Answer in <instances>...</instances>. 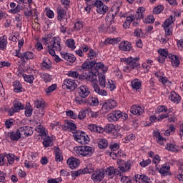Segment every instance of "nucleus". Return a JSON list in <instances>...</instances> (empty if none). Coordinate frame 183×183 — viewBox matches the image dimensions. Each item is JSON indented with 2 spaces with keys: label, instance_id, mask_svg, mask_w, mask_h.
<instances>
[{
  "label": "nucleus",
  "instance_id": "8",
  "mask_svg": "<svg viewBox=\"0 0 183 183\" xmlns=\"http://www.w3.org/2000/svg\"><path fill=\"white\" fill-rule=\"evenodd\" d=\"M75 141L79 142V144H88L89 142V137L88 135L85 134V133L81 132H77L76 134L74 135Z\"/></svg>",
  "mask_w": 183,
  "mask_h": 183
},
{
  "label": "nucleus",
  "instance_id": "7",
  "mask_svg": "<svg viewBox=\"0 0 183 183\" xmlns=\"http://www.w3.org/2000/svg\"><path fill=\"white\" fill-rule=\"evenodd\" d=\"M18 132L20 134L21 138H25L26 137H31L34 134L32 127L29 126L21 127L18 129Z\"/></svg>",
  "mask_w": 183,
  "mask_h": 183
},
{
  "label": "nucleus",
  "instance_id": "2",
  "mask_svg": "<svg viewBox=\"0 0 183 183\" xmlns=\"http://www.w3.org/2000/svg\"><path fill=\"white\" fill-rule=\"evenodd\" d=\"M139 60V57H129L127 59H122L121 62H124L126 68L130 70L134 69L135 68H138V66H139V64L138 63Z\"/></svg>",
  "mask_w": 183,
  "mask_h": 183
},
{
  "label": "nucleus",
  "instance_id": "20",
  "mask_svg": "<svg viewBox=\"0 0 183 183\" xmlns=\"http://www.w3.org/2000/svg\"><path fill=\"white\" fill-rule=\"evenodd\" d=\"M144 15H145L144 7L143 6L139 7L135 14L136 19H143Z\"/></svg>",
  "mask_w": 183,
  "mask_h": 183
},
{
  "label": "nucleus",
  "instance_id": "62",
  "mask_svg": "<svg viewBox=\"0 0 183 183\" xmlns=\"http://www.w3.org/2000/svg\"><path fill=\"white\" fill-rule=\"evenodd\" d=\"M36 112H37L38 117H44V115H45V108H39L37 110H36Z\"/></svg>",
  "mask_w": 183,
  "mask_h": 183
},
{
  "label": "nucleus",
  "instance_id": "49",
  "mask_svg": "<svg viewBox=\"0 0 183 183\" xmlns=\"http://www.w3.org/2000/svg\"><path fill=\"white\" fill-rule=\"evenodd\" d=\"M22 11V6L17 5L14 9H11L9 10V12L11 14H18V12H21Z\"/></svg>",
  "mask_w": 183,
  "mask_h": 183
},
{
  "label": "nucleus",
  "instance_id": "13",
  "mask_svg": "<svg viewBox=\"0 0 183 183\" xmlns=\"http://www.w3.org/2000/svg\"><path fill=\"white\" fill-rule=\"evenodd\" d=\"M79 164H81V162L76 158L70 157L67 159V164L69 165V168H71V169H75L76 168H78V167H79Z\"/></svg>",
  "mask_w": 183,
  "mask_h": 183
},
{
  "label": "nucleus",
  "instance_id": "37",
  "mask_svg": "<svg viewBox=\"0 0 183 183\" xmlns=\"http://www.w3.org/2000/svg\"><path fill=\"white\" fill-rule=\"evenodd\" d=\"M13 86L14 92H22V86L19 81H14Z\"/></svg>",
  "mask_w": 183,
  "mask_h": 183
},
{
  "label": "nucleus",
  "instance_id": "24",
  "mask_svg": "<svg viewBox=\"0 0 183 183\" xmlns=\"http://www.w3.org/2000/svg\"><path fill=\"white\" fill-rule=\"evenodd\" d=\"M169 99H171L172 102L179 104V101H181V97H179V95L175 93V92H173L171 93V95L169 97Z\"/></svg>",
  "mask_w": 183,
  "mask_h": 183
},
{
  "label": "nucleus",
  "instance_id": "36",
  "mask_svg": "<svg viewBox=\"0 0 183 183\" xmlns=\"http://www.w3.org/2000/svg\"><path fill=\"white\" fill-rule=\"evenodd\" d=\"M36 131H37V132H39L40 137H46V133L45 132V128L41 126V124H39L36 127Z\"/></svg>",
  "mask_w": 183,
  "mask_h": 183
},
{
  "label": "nucleus",
  "instance_id": "27",
  "mask_svg": "<svg viewBox=\"0 0 183 183\" xmlns=\"http://www.w3.org/2000/svg\"><path fill=\"white\" fill-rule=\"evenodd\" d=\"M121 51H131V44L128 41L122 42L119 45Z\"/></svg>",
  "mask_w": 183,
  "mask_h": 183
},
{
  "label": "nucleus",
  "instance_id": "58",
  "mask_svg": "<svg viewBox=\"0 0 183 183\" xmlns=\"http://www.w3.org/2000/svg\"><path fill=\"white\" fill-rule=\"evenodd\" d=\"M144 22L145 24H154L155 22V18H154V16H149L144 19Z\"/></svg>",
  "mask_w": 183,
  "mask_h": 183
},
{
  "label": "nucleus",
  "instance_id": "41",
  "mask_svg": "<svg viewBox=\"0 0 183 183\" xmlns=\"http://www.w3.org/2000/svg\"><path fill=\"white\" fill-rule=\"evenodd\" d=\"M118 41H119V39L118 38L107 39L104 41V45H108V44H111L112 45H115V44H118Z\"/></svg>",
  "mask_w": 183,
  "mask_h": 183
},
{
  "label": "nucleus",
  "instance_id": "51",
  "mask_svg": "<svg viewBox=\"0 0 183 183\" xmlns=\"http://www.w3.org/2000/svg\"><path fill=\"white\" fill-rule=\"evenodd\" d=\"M154 135L157 138V142L161 145H162V141H167V139H164L163 137L161 136V133L159 132H157Z\"/></svg>",
  "mask_w": 183,
  "mask_h": 183
},
{
  "label": "nucleus",
  "instance_id": "59",
  "mask_svg": "<svg viewBox=\"0 0 183 183\" xmlns=\"http://www.w3.org/2000/svg\"><path fill=\"white\" fill-rule=\"evenodd\" d=\"M106 81H105V76H102V77L99 78V83L102 88H105L106 86Z\"/></svg>",
  "mask_w": 183,
  "mask_h": 183
},
{
  "label": "nucleus",
  "instance_id": "46",
  "mask_svg": "<svg viewBox=\"0 0 183 183\" xmlns=\"http://www.w3.org/2000/svg\"><path fill=\"white\" fill-rule=\"evenodd\" d=\"M66 45L68 48H71V49H75V41L72 39H69L66 40Z\"/></svg>",
  "mask_w": 183,
  "mask_h": 183
},
{
  "label": "nucleus",
  "instance_id": "32",
  "mask_svg": "<svg viewBox=\"0 0 183 183\" xmlns=\"http://www.w3.org/2000/svg\"><path fill=\"white\" fill-rule=\"evenodd\" d=\"M113 131H115V126L113 124H108L104 127V132L112 134Z\"/></svg>",
  "mask_w": 183,
  "mask_h": 183
},
{
  "label": "nucleus",
  "instance_id": "9",
  "mask_svg": "<svg viewBox=\"0 0 183 183\" xmlns=\"http://www.w3.org/2000/svg\"><path fill=\"white\" fill-rule=\"evenodd\" d=\"M76 83L71 79H66L63 81L62 88L63 89H69L70 91H75L76 89Z\"/></svg>",
  "mask_w": 183,
  "mask_h": 183
},
{
  "label": "nucleus",
  "instance_id": "5",
  "mask_svg": "<svg viewBox=\"0 0 183 183\" xmlns=\"http://www.w3.org/2000/svg\"><path fill=\"white\" fill-rule=\"evenodd\" d=\"M117 107V102L114 99L107 100L102 107V111L103 114H107L111 109Z\"/></svg>",
  "mask_w": 183,
  "mask_h": 183
},
{
  "label": "nucleus",
  "instance_id": "43",
  "mask_svg": "<svg viewBox=\"0 0 183 183\" xmlns=\"http://www.w3.org/2000/svg\"><path fill=\"white\" fill-rule=\"evenodd\" d=\"M105 172L107 175H109V177H112V175H114L115 174V168L114 167H107L105 170Z\"/></svg>",
  "mask_w": 183,
  "mask_h": 183
},
{
  "label": "nucleus",
  "instance_id": "17",
  "mask_svg": "<svg viewBox=\"0 0 183 183\" xmlns=\"http://www.w3.org/2000/svg\"><path fill=\"white\" fill-rule=\"evenodd\" d=\"M130 112L133 115H142L144 114V108L138 105H133L130 109Z\"/></svg>",
  "mask_w": 183,
  "mask_h": 183
},
{
  "label": "nucleus",
  "instance_id": "53",
  "mask_svg": "<svg viewBox=\"0 0 183 183\" xmlns=\"http://www.w3.org/2000/svg\"><path fill=\"white\" fill-rule=\"evenodd\" d=\"M162 11H164V6H157L154 7L153 9V14L158 15V14H161Z\"/></svg>",
  "mask_w": 183,
  "mask_h": 183
},
{
  "label": "nucleus",
  "instance_id": "63",
  "mask_svg": "<svg viewBox=\"0 0 183 183\" xmlns=\"http://www.w3.org/2000/svg\"><path fill=\"white\" fill-rule=\"evenodd\" d=\"M66 116L67 117H70V118H71V119H76V117H78L75 113H74L73 111L69 110L68 112H66Z\"/></svg>",
  "mask_w": 183,
  "mask_h": 183
},
{
  "label": "nucleus",
  "instance_id": "3",
  "mask_svg": "<svg viewBox=\"0 0 183 183\" xmlns=\"http://www.w3.org/2000/svg\"><path fill=\"white\" fill-rule=\"evenodd\" d=\"M76 153L82 157H91L94 154V149L89 146H81L77 148Z\"/></svg>",
  "mask_w": 183,
  "mask_h": 183
},
{
  "label": "nucleus",
  "instance_id": "42",
  "mask_svg": "<svg viewBox=\"0 0 183 183\" xmlns=\"http://www.w3.org/2000/svg\"><path fill=\"white\" fill-rule=\"evenodd\" d=\"M61 150L56 147L55 149V157H56V162H61L62 157H61Z\"/></svg>",
  "mask_w": 183,
  "mask_h": 183
},
{
  "label": "nucleus",
  "instance_id": "61",
  "mask_svg": "<svg viewBox=\"0 0 183 183\" xmlns=\"http://www.w3.org/2000/svg\"><path fill=\"white\" fill-rule=\"evenodd\" d=\"M149 164H151V159H148L147 160H143L142 162H141L139 163V165H141L142 167V168H145V167H148V165H149Z\"/></svg>",
  "mask_w": 183,
  "mask_h": 183
},
{
  "label": "nucleus",
  "instance_id": "12",
  "mask_svg": "<svg viewBox=\"0 0 183 183\" xmlns=\"http://www.w3.org/2000/svg\"><path fill=\"white\" fill-rule=\"evenodd\" d=\"M158 53L159 54V56L157 58L158 62L164 64V62H165V59H167V56L169 57V54H168V50L165 49H160L158 50Z\"/></svg>",
  "mask_w": 183,
  "mask_h": 183
},
{
  "label": "nucleus",
  "instance_id": "44",
  "mask_svg": "<svg viewBox=\"0 0 183 183\" xmlns=\"http://www.w3.org/2000/svg\"><path fill=\"white\" fill-rule=\"evenodd\" d=\"M41 66L44 68H46L47 69H49V68L52 66V64H51V61H49V59H46L43 61V62L41 63Z\"/></svg>",
  "mask_w": 183,
  "mask_h": 183
},
{
  "label": "nucleus",
  "instance_id": "47",
  "mask_svg": "<svg viewBox=\"0 0 183 183\" xmlns=\"http://www.w3.org/2000/svg\"><path fill=\"white\" fill-rule=\"evenodd\" d=\"M23 76L26 82H29V84H32V82H34V76L24 74Z\"/></svg>",
  "mask_w": 183,
  "mask_h": 183
},
{
  "label": "nucleus",
  "instance_id": "21",
  "mask_svg": "<svg viewBox=\"0 0 183 183\" xmlns=\"http://www.w3.org/2000/svg\"><path fill=\"white\" fill-rule=\"evenodd\" d=\"M9 137L12 141H19V139L21 138L19 132H18V129L16 131L9 133Z\"/></svg>",
  "mask_w": 183,
  "mask_h": 183
},
{
  "label": "nucleus",
  "instance_id": "40",
  "mask_svg": "<svg viewBox=\"0 0 183 183\" xmlns=\"http://www.w3.org/2000/svg\"><path fill=\"white\" fill-rule=\"evenodd\" d=\"M141 81H139L137 79H135L132 81V86L133 89H139L141 88Z\"/></svg>",
  "mask_w": 183,
  "mask_h": 183
},
{
  "label": "nucleus",
  "instance_id": "52",
  "mask_svg": "<svg viewBox=\"0 0 183 183\" xmlns=\"http://www.w3.org/2000/svg\"><path fill=\"white\" fill-rule=\"evenodd\" d=\"M51 36L50 34L45 35L44 36L42 37V41L44 45H48L49 42H51Z\"/></svg>",
  "mask_w": 183,
  "mask_h": 183
},
{
  "label": "nucleus",
  "instance_id": "14",
  "mask_svg": "<svg viewBox=\"0 0 183 183\" xmlns=\"http://www.w3.org/2000/svg\"><path fill=\"white\" fill-rule=\"evenodd\" d=\"M49 42L51 48L56 51H61V41L58 37H54Z\"/></svg>",
  "mask_w": 183,
  "mask_h": 183
},
{
  "label": "nucleus",
  "instance_id": "60",
  "mask_svg": "<svg viewBox=\"0 0 183 183\" xmlns=\"http://www.w3.org/2000/svg\"><path fill=\"white\" fill-rule=\"evenodd\" d=\"M167 111H168V109L164 106H158L156 112L157 114H161V112H167Z\"/></svg>",
  "mask_w": 183,
  "mask_h": 183
},
{
  "label": "nucleus",
  "instance_id": "28",
  "mask_svg": "<svg viewBox=\"0 0 183 183\" xmlns=\"http://www.w3.org/2000/svg\"><path fill=\"white\" fill-rule=\"evenodd\" d=\"M8 37L5 35L0 38V49H1L2 51L6 49V45L8 44V41H6Z\"/></svg>",
  "mask_w": 183,
  "mask_h": 183
},
{
  "label": "nucleus",
  "instance_id": "56",
  "mask_svg": "<svg viewBox=\"0 0 183 183\" xmlns=\"http://www.w3.org/2000/svg\"><path fill=\"white\" fill-rule=\"evenodd\" d=\"M42 78L44 79V81L46 82H51V81H52V76L46 73L42 74Z\"/></svg>",
  "mask_w": 183,
  "mask_h": 183
},
{
  "label": "nucleus",
  "instance_id": "35",
  "mask_svg": "<svg viewBox=\"0 0 183 183\" xmlns=\"http://www.w3.org/2000/svg\"><path fill=\"white\" fill-rule=\"evenodd\" d=\"M34 107L37 109L39 108H44L45 107V102L43 99H36L34 101Z\"/></svg>",
  "mask_w": 183,
  "mask_h": 183
},
{
  "label": "nucleus",
  "instance_id": "18",
  "mask_svg": "<svg viewBox=\"0 0 183 183\" xmlns=\"http://www.w3.org/2000/svg\"><path fill=\"white\" fill-rule=\"evenodd\" d=\"M169 58L171 61L172 66H175V68H178V66H179V60L178 59V56L169 54Z\"/></svg>",
  "mask_w": 183,
  "mask_h": 183
},
{
  "label": "nucleus",
  "instance_id": "19",
  "mask_svg": "<svg viewBox=\"0 0 183 183\" xmlns=\"http://www.w3.org/2000/svg\"><path fill=\"white\" fill-rule=\"evenodd\" d=\"M97 75V73L94 71L89 72V74L86 75V81H89V82H93L94 84H96V82H98Z\"/></svg>",
  "mask_w": 183,
  "mask_h": 183
},
{
  "label": "nucleus",
  "instance_id": "16",
  "mask_svg": "<svg viewBox=\"0 0 183 183\" xmlns=\"http://www.w3.org/2000/svg\"><path fill=\"white\" fill-rule=\"evenodd\" d=\"M62 128L64 131L70 129L72 134H75L76 132V125L70 121H65L64 126H63Z\"/></svg>",
  "mask_w": 183,
  "mask_h": 183
},
{
  "label": "nucleus",
  "instance_id": "33",
  "mask_svg": "<svg viewBox=\"0 0 183 183\" xmlns=\"http://www.w3.org/2000/svg\"><path fill=\"white\" fill-rule=\"evenodd\" d=\"M13 105H14L13 107L15 109V110L17 112H19L21 109H24V108H25L24 105H22V103L18 101H14L13 102Z\"/></svg>",
  "mask_w": 183,
  "mask_h": 183
},
{
  "label": "nucleus",
  "instance_id": "38",
  "mask_svg": "<svg viewBox=\"0 0 183 183\" xmlns=\"http://www.w3.org/2000/svg\"><path fill=\"white\" fill-rule=\"evenodd\" d=\"M97 12H98L100 15H105V13L108 12V6L103 4L102 6L97 9Z\"/></svg>",
  "mask_w": 183,
  "mask_h": 183
},
{
  "label": "nucleus",
  "instance_id": "15",
  "mask_svg": "<svg viewBox=\"0 0 183 183\" xmlns=\"http://www.w3.org/2000/svg\"><path fill=\"white\" fill-rule=\"evenodd\" d=\"M91 94V92L89 91V88L85 85H81L79 86V97H81L82 98H86L88 95Z\"/></svg>",
  "mask_w": 183,
  "mask_h": 183
},
{
  "label": "nucleus",
  "instance_id": "29",
  "mask_svg": "<svg viewBox=\"0 0 183 183\" xmlns=\"http://www.w3.org/2000/svg\"><path fill=\"white\" fill-rule=\"evenodd\" d=\"M43 145L45 147V148H48L49 147H52V145H54V142L51 137H46L44 139Z\"/></svg>",
  "mask_w": 183,
  "mask_h": 183
},
{
  "label": "nucleus",
  "instance_id": "48",
  "mask_svg": "<svg viewBox=\"0 0 183 183\" xmlns=\"http://www.w3.org/2000/svg\"><path fill=\"white\" fill-rule=\"evenodd\" d=\"M24 59H35V56L34 55V53L30 51H26L24 53Z\"/></svg>",
  "mask_w": 183,
  "mask_h": 183
},
{
  "label": "nucleus",
  "instance_id": "45",
  "mask_svg": "<svg viewBox=\"0 0 183 183\" xmlns=\"http://www.w3.org/2000/svg\"><path fill=\"white\" fill-rule=\"evenodd\" d=\"M82 28H84V23H82L81 21H77L74 24V31H81Z\"/></svg>",
  "mask_w": 183,
  "mask_h": 183
},
{
  "label": "nucleus",
  "instance_id": "34",
  "mask_svg": "<svg viewBox=\"0 0 183 183\" xmlns=\"http://www.w3.org/2000/svg\"><path fill=\"white\" fill-rule=\"evenodd\" d=\"M117 164L118 165H124L126 171H129V169H131V162H126L124 160H119V161H117Z\"/></svg>",
  "mask_w": 183,
  "mask_h": 183
},
{
  "label": "nucleus",
  "instance_id": "55",
  "mask_svg": "<svg viewBox=\"0 0 183 183\" xmlns=\"http://www.w3.org/2000/svg\"><path fill=\"white\" fill-rule=\"evenodd\" d=\"M14 157H15L14 154H6V158L10 165H12L14 161H15Z\"/></svg>",
  "mask_w": 183,
  "mask_h": 183
},
{
  "label": "nucleus",
  "instance_id": "1",
  "mask_svg": "<svg viewBox=\"0 0 183 183\" xmlns=\"http://www.w3.org/2000/svg\"><path fill=\"white\" fill-rule=\"evenodd\" d=\"M94 67V74H97V75L99 74V69H102L104 73L107 72L108 71V69L105 67L104 69V64L102 63H97V61H85L82 64H81V68L82 69H92V68Z\"/></svg>",
  "mask_w": 183,
  "mask_h": 183
},
{
  "label": "nucleus",
  "instance_id": "26",
  "mask_svg": "<svg viewBox=\"0 0 183 183\" xmlns=\"http://www.w3.org/2000/svg\"><path fill=\"white\" fill-rule=\"evenodd\" d=\"M75 102L77 105H85V104H88V99L86 97L79 96L75 98Z\"/></svg>",
  "mask_w": 183,
  "mask_h": 183
},
{
  "label": "nucleus",
  "instance_id": "22",
  "mask_svg": "<svg viewBox=\"0 0 183 183\" xmlns=\"http://www.w3.org/2000/svg\"><path fill=\"white\" fill-rule=\"evenodd\" d=\"M114 18L115 14H114V13H112L111 11H109L106 16L107 25H109V24H115V20H114Z\"/></svg>",
  "mask_w": 183,
  "mask_h": 183
},
{
  "label": "nucleus",
  "instance_id": "64",
  "mask_svg": "<svg viewBox=\"0 0 183 183\" xmlns=\"http://www.w3.org/2000/svg\"><path fill=\"white\" fill-rule=\"evenodd\" d=\"M134 36H137L138 38H141L143 36L142 30L141 29H137L134 32Z\"/></svg>",
  "mask_w": 183,
  "mask_h": 183
},
{
  "label": "nucleus",
  "instance_id": "10",
  "mask_svg": "<svg viewBox=\"0 0 183 183\" xmlns=\"http://www.w3.org/2000/svg\"><path fill=\"white\" fill-rule=\"evenodd\" d=\"M121 117H122V112H121V111H113L112 113L108 114L107 119L109 122H115L116 121H118Z\"/></svg>",
  "mask_w": 183,
  "mask_h": 183
},
{
  "label": "nucleus",
  "instance_id": "39",
  "mask_svg": "<svg viewBox=\"0 0 183 183\" xmlns=\"http://www.w3.org/2000/svg\"><path fill=\"white\" fill-rule=\"evenodd\" d=\"M98 145L99 148L104 149L108 147V141L105 139H100Z\"/></svg>",
  "mask_w": 183,
  "mask_h": 183
},
{
  "label": "nucleus",
  "instance_id": "23",
  "mask_svg": "<svg viewBox=\"0 0 183 183\" xmlns=\"http://www.w3.org/2000/svg\"><path fill=\"white\" fill-rule=\"evenodd\" d=\"M93 88L95 92H97V94H98L99 95H102L104 97H107V95H108V92H107V91L104 89H101L99 88V86L97 84H93Z\"/></svg>",
  "mask_w": 183,
  "mask_h": 183
},
{
  "label": "nucleus",
  "instance_id": "50",
  "mask_svg": "<svg viewBox=\"0 0 183 183\" xmlns=\"http://www.w3.org/2000/svg\"><path fill=\"white\" fill-rule=\"evenodd\" d=\"M97 57V52L94 51V49H90L88 54V59L86 61H89V59H94V58Z\"/></svg>",
  "mask_w": 183,
  "mask_h": 183
},
{
  "label": "nucleus",
  "instance_id": "30",
  "mask_svg": "<svg viewBox=\"0 0 183 183\" xmlns=\"http://www.w3.org/2000/svg\"><path fill=\"white\" fill-rule=\"evenodd\" d=\"M121 8V4L115 3L111 8L112 14H114L117 16V14L119 12Z\"/></svg>",
  "mask_w": 183,
  "mask_h": 183
},
{
  "label": "nucleus",
  "instance_id": "25",
  "mask_svg": "<svg viewBox=\"0 0 183 183\" xmlns=\"http://www.w3.org/2000/svg\"><path fill=\"white\" fill-rule=\"evenodd\" d=\"M57 14H58V16H57L58 21H62L64 18H66V11H65L64 9L58 8Z\"/></svg>",
  "mask_w": 183,
  "mask_h": 183
},
{
  "label": "nucleus",
  "instance_id": "31",
  "mask_svg": "<svg viewBox=\"0 0 183 183\" xmlns=\"http://www.w3.org/2000/svg\"><path fill=\"white\" fill-rule=\"evenodd\" d=\"M169 169H171V167L169 166L164 164L159 169V172L161 175L165 177V175H168V171H169Z\"/></svg>",
  "mask_w": 183,
  "mask_h": 183
},
{
  "label": "nucleus",
  "instance_id": "57",
  "mask_svg": "<svg viewBox=\"0 0 183 183\" xmlns=\"http://www.w3.org/2000/svg\"><path fill=\"white\" fill-rule=\"evenodd\" d=\"M104 5V2L101 0H96L95 2L92 4V6H95L97 9H99L101 6Z\"/></svg>",
  "mask_w": 183,
  "mask_h": 183
},
{
  "label": "nucleus",
  "instance_id": "54",
  "mask_svg": "<svg viewBox=\"0 0 183 183\" xmlns=\"http://www.w3.org/2000/svg\"><path fill=\"white\" fill-rule=\"evenodd\" d=\"M55 89H56V84H52L45 89V92L46 94H51V92H54Z\"/></svg>",
  "mask_w": 183,
  "mask_h": 183
},
{
  "label": "nucleus",
  "instance_id": "6",
  "mask_svg": "<svg viewBox=\"0 0 183 183\" xmlns=\"http://www.w3.org/2000/svg\"><path fill=\"white\" fill-rule=\"evenodd\" d=\"M175 21V19L171 15L163 24L162 26L165 31V34L167 36L172 35V29L170 28V25H172Z\"/></svg>",
  "mask_w": 183,
  "mask_h": 183
},
{
  "label": "nucleus",
  "instance_id": "4",
  "mask_svg": "<svg viewBox=\"0 0 183 183\" xmlns=\"http://www.w3.org/2000/svg\"><path fill=\"white\" fill-rule=\"evenodd\" d=\"M104 177L105 170H104V169H100L93 172L91 178L94 183H99L104 179Z\"/></svg>",
  "mask_w": 183,
  "mask_h": 183
},
{
  "label": "nucleus",
  "instance_id": "11",
  "mask_svg": "<svg viewBox=\"0 0 183 183\" xmlns=\"http://www.w3.org/2000/svg\"><path fill=\"white\" fill-rule=\"evenodd\" d=\"M133 181L137 183H149L151 179L145 174H135L133 177Z\"/></svg>",
  "mask_w": 183,
  "mask_h": 183
}]
</instances>
